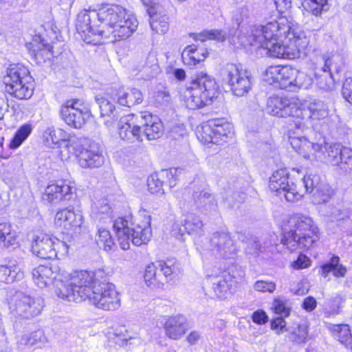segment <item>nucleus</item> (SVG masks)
Returning <instances> with one entry per match:
<instances>
[{
    "instance_id": "obj_1",
    "label": "nucleus",
    "mask_w": 352,
    "mask_h": 352,
    "mask_svg": "<svg viewBox=\"0 0 352 352\" xmlns=\"http://www.w3.org/2000/svg\"><path fill=\"white\" fill-rule=\"evenodd\" d=\"M234 35L239 45L258 46L263 48L266 54L277 58H295L300 52L308 44V40L303 32L292 29L289 25L280 26L277 21H271L265 25L254 27L251 34L236 30Z\"/></svg>"
},
{
    "instance_id": "obj_2",
    "label": "nucleus",
    "mask_w": 352,
    "mask_h": 352,
    "mask_svg": "<svg viewBox=\"0 0 352 352\" xmlns=\"http://www.w3.org/2000/svg\"><path fill=\"white\" fill-rule=\"evenodd\" d=\"M288 227L283 230L281 243L291 252L308 250L319 239L318 229L308 216L294 214L288 221Z\"/></svg>"
},
{
    "instance_id": "obj_3",
    "label": "nucleus",
    "mask_w": 352,
    "mask_h": 352,
    "mask_svg": "<svg viewBox=\"0 0 352 352\" xmlns=\"http://www.w3.org/2000/svg\"><path fill=\"white\" fill-rule=\"evenodd\" d=\"M67 278L58 283L57 296L63 300L80 302L88 299L91 295L94 281L102 277V272L96 273L87 271L65 272Z\"/></svg>"
},
{
    "instance_id": "obj_4",
    "label": "nucleus",
    "mask_w": 352,
    "mask_h": 352,
    "mask_svg": "<svg viewBox=\"0 0 352 352\" xmlns=\"http://www.w3.org/2000/svg\"><path fill=\"white\" fill-rule=\"evenodd\" d=\"M219 93V86L214 77L201 72L184 92L186 106L190 109L203 108L208 104Z\"/></svg>"
},
{
    "instance_id": "obj_5",
    "label": "nucleus",
    "mask_w": 352,
    "mask_h": 352,
    "mask_svg": "<svg viewBox=\"0 0 352 352\" xmlns=\"http://www.w3.org/2000/svg\"><path fill=\"white\" fill-rule=\"evenodd\" d=\"M28 69L20 65H10L3 78L5 91L20 100L30 98L33 94Z\"/></svg>"
},
{
    "instance_id": "obj_6",
    "label": "nucleus",
    "mask_w": 352,
    "mask_h": 352,
    "mask_svg": "<svg viewBox=\"0 0 352 352\" xmlns=\"http://www.w3.org/2000/svg\"><path fill=\"white\" fill-rule=\"evenodd\" d=\"M96 307L111 311L120 306V299L115 285L106 281L96 279L94 281L91 295L87 299Z\"/></svg>"
},
{
    "instance_id": "obj_7",
    "label": "nucleus",
    "mask_w": 352,
    "mask_h": 352,
    "mask_svg": "<svg viewBox=\"0 0 352 352\" xmlns=\"http://www.w3.org/2000/svg\"><path fill=\"white\" fill-rule=\"evenodd\" d=\"M97 22H99V14L96 10H83L78 13L76 27L85 43L92 45L100 43L104 30L99 28Z\"/></svg>"
},
{
    "instance_id": "obj_8",
    "label": "nucleus",
    "mask_w": 352,
    "mask_h": 352,
    "mask_svg": "<svg viewBox=\"0 0 352 352\" xmlns=\"http://www.w3.org/2000/svg\"><path fill=\"white\" fill-rule=\"evenodd\" d=\"M269 188L280 197L283 196L289 202L297 201L303 197L301 190L297 189V185L289 180L286 168H280L273 173L270 178Z\"/></svg>"
},
{
    "instance_id": "obj_9",
    "label": "nucleus",
    "mask_w": 352,
    "mask_h": 352,
    "mask_svg": "<svg viewBox=\"0 0 352 352\" xmlns=\"http://www.w3.org/2000/svg\"><path fill=\"white\" fill-rule=\"evenodd\" d=\"M233 126L224 118L210 120L202 127L201 140L205 144H222L228 138H232Z\"/></svg>"
},
{
    "instance_id": "obj_10",
    "label": "nucleus",
    "mask_w": 352,
    "mask_h": 352,
    "mask_svg": "<svg viewBox=\"0 0 352 352\" xmlns=\"http://www.w3.org/2000/svg\"><path fill=\"white\" fill-rule=\"evenodd\" d=\"M43 307V298H32L23 292H17L10 305V309L12 314L25 319H30L39 315Z\"/></svg>"
},
{
    "instance_id": "obj_11",
    "label": "nucleus",
    "mask_w": 352,
    "mask_h": 352,
    "mask_svg": "<svg viewBox=\"0 0 352 352\" xmlns=\"http://www.w3.org/2000/svg\"><path fill=\"white\" fill-rule=\"evenodd\" d=\"M62 249L63 253H67L69 245L64 241L52 238L45 233H39L34 236L32 242V251L34 254L44 259H53L57 257V250Z\"/></svg>"
},
{
    "instance_id": "obj_12",
    "label": "nucleus",
    "mask_w": 352,
    "mask_h": 352,
    "mask_svg": "<svg viewBox=\"0 0 352 352\" xmlns=\"http://www.w3.org/2000/svg\"><path fill=\"white\" fill-rule=\"evenodd\" d=\"M32 278L35 284L44 288L50 285H54L56 290H58V283L67 278L65 271L61 270L59 266L54 263H48L40 265L33 269Z\"/></svg>"
},
{
    "instance_id": "obj_13",
    "label": "nucleus",
    "mask_w": 352,
    "mask_h": 352,
    "mask_svg": "<svg viewBox=\"0 0 352 352\" xmlns=\"http://www.w3.org/2000/svg\"><path fill=\"white\" fill-rule=\"evenodd\" d=\"M54 223L61 232L74 237L82 231L83 217L80 212L65 208L56 212Z\"/></svg>"
},
{
    "instance_id": "obj_14",
    "label": "nucleus",
    "mask_w": 352,
    "mask_h": 352,
    "mask_svg": "<svg viewBox=\"0 0 352 352\" xmlns=\"http://www.w3.org/2000/svg\"><path fill=\"white\" fill-rule=\"evenodd\" d=\"M59 113L62 120L74 129H80L90 116V113L78 100H67L61 105Z\"/></svg>"
},
{
    "instance_id": "obj_15",
    "label": "nucleus",
    "mask_w": 352,
    "mask_h": 352,
    "mask_svg": "<svg viewBox=\"0 0 352 352\" xmlns=\"http://www.w3.org/2000/svg\"><path fill=\"white\" fill-rule=\"evenodd\" d=\"M151 235L149 222H145L142 225L136 224L131 228V230H120L117 234L120 246L124 250L129 249L130 241L135 245L139 246L148 242Z\"/></svg>"
},
{
    "instance_id": "obj_16",
    "label": "nucleus",
    "mask_w": 352,
    "mask_h": 352,
    "mask_svg": "<svg viewBox=\"0 0 352 352\" xmlns=\"http://www.w3.org/2000/svg\"><path fill=\"white\" fill-rule=\"evenodd\" d=\"M266 111L268 113L280 118H299L303 116L302 109L297 103L279 96H272L268 98Z\"/></svg>"
},
{
    "instance_id": "obj_17",
    "label": "nucleus",
    "mask_w": 352,
    "mask_h": 352,
    "mask_svg": "<svg viewBox=\"0 0 352 352\" xmlns=\"http://www.w3.org/2000/svg\"><path fill=\"white\" fill-rule=\"evenodd\" d=\"M344 146L338 143H329L324 137H320L313 144L314 154L319 161L332 166H338Z\"/></svg>"
},
{
    "instance_id": "obj_18",
    "label": "nucleus",
    "mask_w": 352,
    "mask_h": 352,
    "mask_svg": "<svg viewBox=\"0 0 352 352\" xmlns=\"http://www.w3.org/2000/svg\"><path fill=\"white\" fill-rule=\"evenodd\" d=\"M211 254L219 258L232 257L237 253V248L228 232H214L210 239Z\"/></svg>"
},
{
    "instance_id": "obj_19",
    "label": "nucleus",
    "mask_w": 352,
    "mask_h": 352,
    "mask_svg": "<svg viewBox=\"0 0 352 352\" xmlns=\"http://www.w3.org/2000/svg\"><path fill=\"white\" fill-rule=\"evenodd\" d=\"M119 134L122 140L129 142L140 140L142 130L140 115L129 114L120 118Z\"/></svg>"
},
{
    "instance_id": "obj_20",
    "label": "nucleus",
    "mask_w": 352,
    "mask_h": 352,
    "mask_svg": "<svg viewBox=\"0 0 352 352\" xmlns=\"http://www.w3.org/2000/svg\"><path fill=\"white\" fill-rule=\"evenodd\" d=\"M140 124L142 135H144L149 140L158 139L163 133L161 120L148 112L140 114Z\"/></svg>"
},
{
    "instance_id": "obj_21",
    "label": "nucleus",
    "mask_w": 352,
    "mask_h": 352,
    "mask_svg": "<svg viewBox=\"0 0 352 352\" xmlns=\"http://www.w3.org/2000/svg\"><path fill=\"white\" fill-rule=\"evenodd\" d=\"M21 262L13 258H8L0 265V281L12 283L23 278Z\"/></svg>"
},
{
    "instance_id": "obj_22",
    "label": "nucleus",
    "mask_w": 352,
    "mask_h": 352,
    "mask_svg": "<svg viewBox=\"0 0 352 352\" xmlns=\"http://www.w3.org/2000/svg\"><path fill=\"white\" fill-rule=\"evenodd\" d=\"M99 22L104 23L110 29L122 21L127 16H130L126 10L118 5H108L98 12Z\"/></svg>"
},
{
    "instance_id": "obj_23",
    "label": "nucleus",
    "mask_w": 352,
    "mask_h": 352,
    "mask_svg": "<svg viewBox=\"0 0 352 352\" xmlns=\"http://www.w3.org/2000/svg\"><path fill=\"white\" fill-rule=\"evenodd\" d=\"M188 329L187 318L177 314L168 318L164 324L166 335L170 339L178 340L183 336Z\"/></svg>"
},
{
    "instance_id": "obj_24",
    "label": "nucleus",
    "mask_w": 352,
    "mask_h": 352,
    "mask_svg": "<svg viewBox=\"0 0 352 352\" xmlns=\"http://www.w3.org/2000/svg\"><path fill=\"white\" fill-rule=\"evenodd\" d=\"M78 163L82 168H98L104 163L102 152L95 144H91L88 148L82 149L78 154Z\"/></svg>"
},
{
    "instance_id": "obj_25",
    "label": "nucleus",
    "mask_w": 352,
    "mask_h": 352,
    "mask_svg": "<svg viewBox=\"0 0 352 352\" xmlns=\"http://www.w3.org/2000/svg\"><path fill=\"white\" fill-rule=\"evenodd\" d=\"M72 197V188L61 182L47 186L43 194V199L50 204H56L63 200H69Z\"/></svg>"
},
{
    "instance_id": "obj_26",
    "label": "nucleus",
    "mask_w": 352,
    "mask_h": 352,
    "mask_svg": "<svg viewBox=\"0 0 352 352\" xmlns=\"http://www.w3.org/2000/svg\"><path fill=\"white\" fill-rule=\"evenodd\" d=\"M272 309L274 313L280 316L272 320L271 329L277 330V334L288 331L289 329L286 327V322L284 319L290 314L291 308L287 302L280 299H275L272 304Z\"/></svg>"
},
{
    "instance_id": "obj_27",
    "label": "nucleus",
    "mask_w": 352,
    "mask_h": 352,
    "mask_svg": "<svg viewBox=\"0 0 352 352\" xmlns=\"http://www.w3.org/2000/svg\"><path fill=\"white\" fill-rule=\"evenodd\" d=\"M109 342L120 346L126 345H138L140 344V339L129 334L124 326H119L111 329L107 334Z\"/></svg>"
},
{
    "instance_id": "obj_28",
    "label": "nucleus",
    "mask_w": 352,
    "mask_h": 352,
    "mask_svg": "<svg viewBox=\"0 0 352 352\" xmlns=\"http://www.w3.org/2000/svg\"><path fill=\"white\" fill-rule=\"evenodd\" d=\"M96 101L100 108V116L107 118L104 121V125L107 128L112 127L113 124L120 118L118 109L108 99L102 96H96Z\"/></svg>"
},
{
    "instance_id": "obj_29",
    "label": "nucleus",
    "mask_w": 352,
    "mask_h": 352,
    "mask_svg": "<svg viewBox=\"0 0 352 352\" xmlns=\"http://www.w3.org/2000/svg\"><path fill=\"white\" fill-rule=\"evenodd\" d=\"M138 21L134 16H127L109 32L115 40H121L129 37L138 28Z\"/></svg>"
},
{
    "instance_id": "obj_30",
    "label": "nucleus",
    "mask_w": 352,
    "mask_h": 352,
    "mask_svg": "<svg viewBox=\"0 0 352 352\" xmlns=\"http://www.w3.org/2000/svg\"><path fill=\"white\" fill-rule=\"evenodd\" d=\"M208 279L212 285L214 292L217 298L223 299L230 292L228 281L230 280V274L226 272H221L218 274H212L207 276Z\"/></svg>"
},
{
    "instance_id": "obj_31",
    "label": "nucleus",
    "mask_w": 352,
    "mask_h": 352,
    "mask_svg": "<svg viewBox=\"0 0 352 352\" xmlns=\"http://www.w3.org/2000/svg\"><path fill=\"white\" fill-rule=\"evenodd\" d=\"M114 100L122 106L131 107L135 104H139L143 101L142 93L136 88H131L127 91L123 89H119L116 93Z\"/></svg>"
},
{
    "instance_id": "obj_32",
    "label": "nucleus",
    "mask_w": 352,
    "mask_h": 352,
    "mask_svg": "<svg viewBox=\"0 0 352 352\" xmlns=\"http://www.w3.org/2000/svg\"><path fill=\"white\" fill-rule=\"evenodd\" d=\"M192 197L197 208L204 212L215 211L217 208V200L214 196L206 190L194 191Z\"/></svg>"
},
{
    "instance_id": "obj_33",
    "label": "nucleus",
    "mask_w": 352,
    "mask_h": 352,
    "mask_svg": "<svg viewBox=\"0 0 352 352\" xmlns=\"http://www.w3.org/2000/svg\"><path fill=\"white\" fill-rule=\"evenodd\" d=\"M303 116L299 118L304 119L306 117L312 120H322L328 117L329 110L327 104L320 100L310 101L307 105V109H302Z\"/></svg>"
},
{
    "instance_id": "obj_34",
    "label": "nucleus",
    "mask_w": 352,
    "mask_h": 352,
    "mask_svg": "<svg viewBox=\"0 0 352 352\" xmlns=\"http://www.w3.org/2000/svg\"><path fill=\"white\" fill-rule=\"evenodd\" d=\"M328 328L338 341L352 351V328L344 324H329Z\"/></svg>"
},
{
    "instance_id": "obj_35",
    "label": "nucleus",
    "mask_w": 352,
    "mask_h": 352,
    "mask_svg": "<svg viewBox=\"0 0 352 352\" xmlns=\"http://www.w3.org/2000/svg\"><path fill=\"white\" fill-rule=\"evenodd\" d=\"M242 71L247 70L233 63L226 64L221 69V76L223 82L229 87L238 83L241 79L242 80Z\"/></svg>"
},
{
    "instance_id": "obj_36",
    "label": "nucleus",
    "mask_w": 352,
    "mask_h": 352,
    "mask_svg": "<svg viewBox=\"0 0 352 352\" xmlns=\"http://www.w3.org/2000/svg\"><path fill=\"white\" fill-rule=\"evenodd\" d=\"M157 267V262L147 265L144 275L146 284L152 289L160 288L164 285V276H161Z\"/></svg>"
},
{
    "instance_id": "obj_37",
    "label": "nucleus",
    "mask_w": 352,
    "mask_h": 352,
    "mask_svg": "<svg viewBox=\"0 0 352 352\" xmlns=\"http://www.w3.org/2000/svg\"><path fill=\"white\" fill-rule=\"evenodd\" d=\"M329 272H333V274L337 277L344 276L346 272V268L340 263V258L337 256H333L326 263L321 267V274L326 277Z\"/></svg>"
},
{
    "instance_id": "obj_38",
    "label": "nucleus",
    "mask_w": 352,
    "mask_h": 352,
    "mask_svg": "<svg viewBox=\"0 0 352 352\" xmlns=\"http://www.w3.org/2000/svg\"><path fill=\"white\" fill-rule=\"evenodd\" d=\"M252 76L248 71H242V80L229 87L234 96L241 97L244 96L252 89Z\"/></svg>"
},
{
    "instance_id": "obj_39",
    "label": "nucleus",
    "mask_w": 352,
    "mask_h": 352,
    "mask_svg": "<svg viewBox=\"0 0 352 352\" xmlns=\"http://www.w3.org/2000/svg\"><path fill=\"white\" fill-rule=\"evenodd\" d=\"M184 229H187V234L201 236L204 233V223L199 216L194 214H188L183 220Z\"/></svg>"
},
{
    "instance_id": "obj_40",
    "label": "nucleus",
    "mask_w": 352,
    "mask_h": 352,
    "mask_svg": "<svg viewBox=\"0 0 352 352\" xmlns=\"http://www.w3.org/2000/svg\"><path fill=\"white\" fill-rule=\"evenodd\" d=\"M16 242V232L10 223H0V248H8Z\"/></svg>"
},
{
    "instance_id": "obj_41",
    "label": "nucleus",
    "mask_w": 352,
    "mask_h": 352,
    "mask_svg": "<svg viewBox=\"0 0 352 352\" xmlns=\"http://www.w3.org/2000/svg\"><path fill=\"white\" fill-rule=\"evenodd\" d=\"M21 344L26 346H34L38 344V346H42L47 342L46 336L41 329H38L28 334H25L21 338Z\"/></svg>"
},
{
    "instance_id": "obj_42",
    "label": "nucleus",
    "mask_w": 352,
    "mask_h": 352,
    "mask_svg": "<svg viewBox=\"0 0 352 352\" xmlns=\"http://www.w3.org/2000/svg\"><path fill=\"white\" fill-rule=\"evenodd\" d=\"M32 131V126L30 124H25L21 126L15 132L14 137L10 141V148L16 149L28 138Z\"/></svg>"
},
{
    "instance_id": "obj_43",
    "label": "nucleus",
    "mask_w": 352,
    "mask_h": 352,
    "mask_svg": "<svg viewBox=\"0 0 352 352\" xmlns=\"http://www.w3.org/2000/svg\"><path fill=\"white\" fill-rule=\"evenodd\" d=\"M96 242L100 249L109 252L111 250L115 243L112 239L110 232L103 228L98 229L97 234L95 236Z\"/></svg>"
},
{
    "instance_id": "obj_44",
    "label": "nucleus",
    "mask_w": 352,
    "mask_h": 352,
    "mask_svg": "<svg viewBox=\"0 0 352 352\" xmlns=\"http://www.w3.org/2000/svg\"><path fill=\"white\" fill-rule=\"evenodd\" d=\"M301 183L304 186V191H302L304 194L305 192L313 193L323 182L318 174L310 172L304 176Z\"/></svg>"
},
{
    "instance_id": "obj_45",
    "label": "nucleus",
    "mask_w": 352,
    "mask_h": 352,
    "mask_svg": "<svg viewBox=\"0 0 352 352\" xmlns=\"http://www.w3.org/2000/svg\"><path fill=\"white\" fill-rule=\"evenodd\" d=\"M296 74V69L285 66H280L278 76V85L276 87L280 89H288L290 91L291 85L293 81V76Z\"/></svg>"
},
{
    "instance_id": "obj_46",
    "label": "nucleus",
    "mask_w": 352,
    "mask_h": 352,
    "mask_svg": "<svg viewBox=\"0 0 352 352\" xmlns=\"http://www.w3.org/2000/svg\"><path fill=\"white\" fill-rule=\"evenodd\" d=\"M333 194V189L328 184L322 183L313 192L314 202L316 204L326 203L330 200Z\"/></svg>"
},
{
    "instance_id": "obj_47",
    "label": "nucleus",
    "mask_w": 352,
    "mask_h": 352,
    "mask_svg": "<svg viewBox=\"0 0 352 352\" xmlns=\"http://www.w3.org/2000/svg\"><path fill=\"white\" fill-rule=\"evenodd\" d=\"M312 78L307 74L296 69V74L293 76L290 91H296L298 89H309L312 85Z\"/></svg>"
},
{
    "instance_id": "obj_48",
    "label": "nucleus",
    "mask_w": 352,
    "mask_h": 352,
    "mask_svg": "<svg viewBox=\"0 0 352 352\" xmlns=\"http://www.w3.org/2000/svg\"><path fill=\"white\" fill-rule=\"evenodd\" d=\"M302 5L305 10L316 16L329 8L327 0H304Z\"/></svg>"
},
{
    "instance_id": "obj_49",
    "label": "nucleus",
    "mask_w": 352,
    "mask_h": 352,
    "mask_svg": "<svg viewBox=\"0 0 352 352\" xmlns=\"http://www.w3.org/2000/svg\"><path fill=\"white\" fill-rule=\"evenodd\" d=\"M86 139L83 138H78L75 135H69L65 139L64 146L68 148V151L74 154L78 157V154L82 150V145L85 143Z\"/></svg>"
},
{
    "instance_id": "obj_50",
    "label": "nucleus",
    "mask_w": 352,
    "mask_h": 352,
    "mask_svg": "<svg viewBox=\"0 0 352 352\" xmlns=\"http://www.w3.org/2000/svg\"><path fill=\"white\" fill-rule=\"evenodd\" d=\"M292 146L298 152L300 155H302L305 157H307L306 151L309 148L313 149V144L314 142H311L306 139L305 137L301 138H292L290 137Z\"/></svg>"
},
{
    "instance_id": "obj_51",
    "label": "nucleus",
    "mask_w": 352,
    "mask_h": 352,
    "mask_svg": "<svg viewBox=\"0 0 352 352\" xmlns=\"http://www.w3.org/2000/svg\"><path fill=\"white\" fill-rule=\"evenodd\" d=\"M150 25L156 33L164 34L168 30V18L166 15L152 16Z\"/></svg>"
},
{
    "instance_id": "obj_52",
    "label": "nucleus",
    "mask_w": 352,
    "mask_h": 352,
    "mask_svg": "<svg viewBox=\"0 0 352 352\" xmlns=\"http://www.w3.org/2000/svg\"><path fill=\"white\" fill-rule=\"evenodd\" d=\"M226 38V33L222 30H205L196 35L195 37V41H200L201 42H204L207 39L217 40V41L223 42Z\"/></svg>"
},
{
    "instance_id": "obj_53",
    "label": "nucleus",
    "mask_w": 352,
    "mask_h": 352,
    "mask_svg": "<svg viewBox=\"0 0 352 352\" xmlns=\"http://www.w3.org/2000/svg\"><path fill=\"white\" fill-rule=\"evenodd\" d=\"M308 331L307 327L305 324H299L292 331L290 332L289 339L291 342L301 344L307 341Z\"/></svg>"
},
{
    "instance_id": "obj_54",
    "label": "nucleus",
    "mask_w": 352,
    "mask_h": 352,
    "mask_svg": "<svg viewBox=\"0 0 352 352\" xmlns=\"http://www.w3.org/2000/svg\"><path fill=\"white\" fill-rule=\"evenodd\" d=\"M63 133L62 129H58V131H55L52 129H47L44 133V137L46 139L47 144L49 146H62L64 145L63 142H65V138H60L57 136V133L58 135H61Z\"/></svg>"
},
{
    "instance_id": "obj_55",
    "label": "nucleus",
    "mask_w": 352,
    "mask_h": 352,
    "mask_svg": "<svg viewBox=\"0 0 352 352\" xmlns=\"http://www.w3.org/2000/svg\"><path fill=\"white\" fill-rule=\"evenodd\" d=\"M160 175H151L147 180L148 188L152 194L163 195L164 193L162 182L160 179Z\"/></svg>"
},
{
    "instance_id": "obj_56",
    "label": "nucleus",
    "mask_w": 352,
    "mask_h": 352,
    "mask_svg": "<svg viewBox=\"0 0 352 352\" xmlns=\"http://www.w3.org/2000/svg\"><path fill=\"white\" fill-rule=\"evenodd\" d=\"M338 166L346 173L352 172V150L351 148L344 146L338 162Z\"/></svg>"
},
{
    "instance_id": "obj_57",
    "label": "nucleus",
    "mask_w": 352,
    "mask_h": 352,
    "mask_svg": "<svg viewBox=\"0 0 352 352\" xmlns=\"http://www.w3.org/2000/svg\"><path fill=\"white\" fill-rule=\"evenodd\" d=\"M143 69L150 77H154L160 72L157 59L155 54H148L143 67Z\"/></svg>"
},
{
    "instance_id": "obj_58",
    "label": "nucleus",
    "mask_w": 352,
    "mask_h": 352,
    "mask_svg": "<svg viewBox=\"0 0 352 352\" xmlns=\"http://www.w3.org/2000/svg\"><path fill=\"white\" fill-rule=\"evenodd\" d=\"M198 53V48L195 45H188L182 53V59L185 65H195V54Z\"/></svg>"
},
{
    "instance_id": "obj_59",
    "label": "nucleus",
    "mask_w": 352,
    "mask_h": 352,
    "mask_svg": "<svg viewBox=\"0 0 352 352\" xmlns=\"http://www.w3.org/2000/svg\"><path fill=\"white\" fill-rule=\"evenodd\" d=\"M182 169L179 168H170L169 169L162 170L160 173V177H166L167 183L169 187L173 188L176 185V182L179 176L181 175Z\"/></svg>"
},
{
    "instance_id": "obj_60",
    "label": "nucleus",
    "mask_w": 352,
    "mask_h": 352,
    "mask_svg": "<svg viewBox=\"0 0 352 352\" xmlns=\"http://www.w3.org/2000/svg\"><path fill=\"white\" fill-rule=\"evenodd\" d=\"M161 276H164V283L173 279L172 276L176 274L177 267L175 265L168 264L166 262L157 261V267Z\"/></svg>"
},
{
    "instance_id": "obj_61",
    "label": "nucleus",
    "mask_w": 352,
    "mask_h": 352,
    "mask_svg": "<svg viewBox=\"0 0 352 352\" xmlns=\"http://www.w3.org/2000/svg\"><path fill=\"white\" fill-rule=\"evenodd\" d=\"M280 70V65L268 67L264 74L263 80L270 85H277Z\"/></svg>"
},
{
    "instance_id": "obj_62",
    "label": "nucleus",
    "mask_w": 352,
    "mask_h": 352,
    "mask_svg": "<svg viewBox=\"0 0 352 352\" xmlns=\"http://www.w3.org/2000/svg\"><path fill=\"white\" fill-rule=\"evenodd\" d=\"M261 246V245L258 238L251 236V237L246 241L245 251L248 254L256 256L258 254Z\"/></svg>"
},
{
    "instance_id": "obj_63",
    "label": "nucleus",
    "mask_w": 352,
    "mask_h": 352,
    "mask_svg": "<svg viewBox=\"0 0 352 352\" xmlns=\"http://www.w3.org/2000/svg\"><path fill=\"white\" fill-rule=\"evenodd\" d=\"M254 289L260 292L272 293L276 289V284L272 281L257 280L254 284Z\"/></svg>"
},
{
    "instance_id": "obj_64",
    "label": "nucleus",
    "mask_w": 352,
    "mask_h": 352,
    "mask_svg": "<svg viewBox=\"0 0 352 352\" xmlns=\"http://www.w3.org/2000/svg\"><path fill=\"white\" fill-rule=\"evenodd\" d=\"M342 94L346 101L352 104V78H346L344 82Z\"/></svg>"
}]
</instances>
